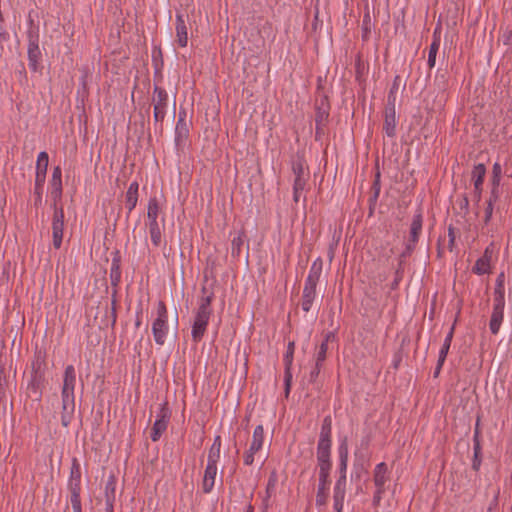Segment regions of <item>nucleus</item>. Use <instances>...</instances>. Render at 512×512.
I'll return each instance as SVG.
<instances>
[{
	"mask_svg": "<svg viewBox=\"0 0 512 512\" xmlns=\"http://www.w3.org/2000/svg\"><path fill=\"white\" fill-rule=\"evenodd\" d=\"M452 338H453V328H451L449 333L446 335V337L443 341L442 347L439 351L438 356L440 358V362H445L447 354H448L450 346H451Z\"/></svg>",
	"mask_w": 512,
	"mask_h": 512,
	"instance_id": "7c9ffc66",
	"label": "nucleus"
},
{
	"mask_svg": "<svg viewBox=\"0 0 512 512\" xmlns=\"http://www.w3.org/2000/svg\"><path fill=\"white\" fill-rule=\"evenodd\" d=\"M264 443V428L262 425H257L253 431L251 450L259 451L262 449Z\"/></svg>",
	"mask_w": 512,
	"mask_h": 512,
	"instance_id": "5701e85b",
	"label": "nucleus"
},
{
	"mask_svg": "<svg viewBox=\"0 0 512 512\" xmlns=\"http://www.w3.org/2000/svg\"><path fill=\"white\" fill-rule=\"evenodd\" d=\"M171 413L169 409L166 407L165 404L160 405L157 413H156V419L154 421V424L152 426L151 431V440L153 442L158 441L162 434L166 431L169 421H170Z\"/></svg>",
	"mask_w": 512,
	"mask_h": 512,
	"instance_id": "0eeeda50",
	"label": "nucleus"
},
{
	"mask_svg": "<svg viewBox=\"0 0 512 512\" xmlns=\"http://www.w3.org/2000/svg\"><path fill=\"white\" fill-rule=\"evenodd\" d=\"M498 297L494 299L493 311L489 323V328L492 334H498L504 318L505 298L498 293Z\"/></svg>",
	"mask_w": 512,
	"mask_h": 512,
	"instance_id": "9d476101",
	"label": "nucleus"
},
{
	"mask_svg": "<svg viewBox=\"0 0 512 512\" xmlns=\"http://www.w3.org/2000/svg\"><path fill=\"white\" fill-rule=\"evenodd\" d=\"M395 111L394 108L390 109V111H386L385 122H384V131L389 137H393L395 135Z\"/></svg>",
	"mask_w": 512,
	"mask_h": 512,
	"instance_id": "393cba45",
	"label": "nucleus"
},
{
	"mask_svg": "<svg viewBox=\"0 0 512 512\" xmlns=\"http://www.w3.org/2000/svg\"><path fill=\"white\" fill-rule=\"evenodd\" d=\"M8 34L5 30L0 31V38L5 40L7 38Z\"/></svg>",
	"mask_w": 512,
	"mask_h": 512,
	"instance_id": "bf43d9fd",
	"label": "nucleus"
},
{
	"mask_svg": "<svg viewBox=\"0 0 512 512\" xmlns=\"http://www.w3.org/2000/svg\"><path fill=\"white\" fill-rule=\"evenodd\" d=\"M217 471V464L207 463L202 481V490L204 493H210L213 490Z\"/></svg>",
	"mask_w": 512,
	"mask_h": 512,
	"instance_id": "2eb2a0df",
	"label": "nucleus"
},
{
	"mask_svg": "<svg viewBox=\"0 0 512 512\" xmlns=\"http://www.w3.org/2000/svg\"><path fill=\"white\" fill-rule=\"evenodd\" d=\"M257 452L258 451L251 450L250 446L249 449L244 454V464L248 466L252 465L254 463V455Z\"/></svg>",
	"mask_w": 512,
	"mask_h": 512,
	"instance_id": "58836bf2",
	"label": "nucleus"
},
{
	"mask_svg": "<svg viewBox=\"0 0 512 512\" xmlns=\"http://www.w3.org/2000/svg\"><path fill=\"white\" fill-rule=\"evenodd\" d=\"M327 485H328V479H325V481L322 482L321 478H319L318 491H317V495H316V505L317 506H323L326 504Z\"/></svg>",
	"mask_w": 512,
	"mask_h": 512,
	"instance_id": "bb28decb",
	"label": "nucleus"
},
{
	"mask_svg": "<svg viewBox=\"0 0 512 512\" xmlns=\"http://www.w3.org/2000/svg\"><path fill=\"white\" fill-rule=\"evenodd\" d=\"M344 507V501L333 500V508L336 512H342Z\"/></svg>",
	"mask_w": 512,
	"mask_h": 512,
	"instance_id": "a18cd8bd",
	"label": "nucleus"
},
{
	"mask_svg": "<svg viewBox=\"0 0 512 512\" xmlns=\"http://www.w3.org/2000/svg\"><path fill=\"white\" fill-rule=\"evenodd\" d=\"M136 326L139 327L140 326V321H137L136 322Z\"/></svg>",
	"mask_w": 512,
	"mask_h": 512,
	"instance_id": "e2e57ef3",
	"label": "nucleus"
},
{
	"mask_svg": "<svg viewBox=\"0 0 512 512\" xmlns=\"http://www.w3.org/2000/svg\"><path fill=\"white\" fill-rule=\"evenodd\" d=\"M321 366H322V365H318V363H316V362H315V367H314V369L310 372V378H311V380H315V379L318 377V375H319V373H320Z\"/></svg>",
	"mask_w": 512,
	"mask_h": 512,
	"instance_id": "c03bdc74",
	"label": "nucleus"
},
{
	"mask_svg": "<svg viewBox=\"0 0 512 512\" xmlns=\"http://www.w3.org/2000/svg\"><path fill=\"white\" fill-rule=\"evenodd\" d=\"M49 157L45 151H42L37 156L36 163V174H35V194L37 195V200L41 202L42 200V190L43 185L45 183L47 167H48Z\"/></svg>",
	"mask_w": 512,
	"mask_h": 512,
	"instance_id": "423d86ee",
	"label": "nucleus"
},
{
	"mask_svg": "<svg viewBox=\"0 0 512 512\" xmlns=\"http://www.w3.org/2000/svg\"><path fill=\"white\" fill-rule=\"evenodd\" d=\"M160 213V207L155 197L150 198L147 205V218H148V229L151 238V242L155 247H160L163 243L162 231L165 225L164 219L159 222L158 217Z\"/></svg>",
	"mask_w": 512,
	"mask_h": 512,
	"instance_id": "20e7f679",
	"label": "nucleus"
},
{
	"mask_svg": "<svg viewBox=\"0 0 512 512\" xmlns=\"http://www.w3.org/2000/svg\"><path fill=\"white\" fill-rule=\"evenodd\" d=\"M331 455V444H324L322 441L317 445V462L329 461Z\"/></svg>",
	"mask_w": 512,
	"mask_h": 512,
	"instance_id": "c85d7f7f",
	"label": "nucleus"
},
{
	"mask_svg": "<svg viewBox=\"0 0 512 512\" xmlns=\"http://www.w3.org/2000/svg\"><path fill=\"white\" fill-rule=\"evenodd\" d=\"M213 294L201 297L191 327V337L195 343L202 340L212 315L211 303Z\"/></svg>",
	"mask_w": 512,
	"mask_h": 512,
	"instance_id": "f03ea898",
	"label": "nucleus"
},
{
	"mask_svg": "<svg viewBox=\"0 0 512 512\" xmlns=\"http://www.w3.org/2000/svg\"><path fill=\"white\" fill-rule=\"evenodd\" d=\"M294 351H295V343L293 341H290L287 344L286 352L283 357L285 371H284V385H285V392L286 394H289L291 383H292V364H293V358H294Z\"/></svg>",
	"mask_w": 512,
	"mask_h": 512,
	"instance_id": "f8f14e48",
	"label": "nucleus"
},
{
	"mask_svg": "<svg viewBox=\"0 0 512 512\" xmlns=\"http://www.w3.org/2000/svg\"><path fill=\"white\" fill-rule=\"evenodd\" d=\"M491 258L492 252L489 250V248H486L483 256L476 261L472 271L477 275H484L490 273Z\"/></svg>",
	"mask_w": 512,
	"mask_h": 512,
	"instance_id": "f3484780",
	"label": "nucleus"
},
{
	"mask_svg": "<svg viewBox=\"0 0 512 512\" xmlns=\"http://www.w3.org/2000/svg\"><path fill=\"white\" fill-rule=\"evenodd\" d=\"M220 452H221V438L220 436H216L214 438V441L210 447L207 463L212 464H218V461L220 459Z\"/></svg>",
	"mask_w": 512,
	"mask_h": 512,
	"instance_id": "b1692460",
	"label": "nucleus"
},
{
	"mask_svg": "<svg viewBox=\"0 0 512 512\" xmlns=\"http://www.w3.org/2000/svg\"><path fill=\"white\" fill-rule=\"evenodd\" d=\"M61 177H62L61 168L57 166V167H55L53 169V173H52V186L57 191L58 194H60L61 190H62Z\"/></svg>",
	"mask_w": 512,
	"mask_h": 512,
	"instance_id": "72a5a7b5",
	"label": "nucleus"
},
{
	"mask_svg": "<svg viewBox=\"0 0 512 512\" xmlns=\"http://www.w3.org/2000/svg\"><path fill=\"white\" fill-rule=\"evenodd\" d=\"M152 103L154 109L153 117L155 122H162L167 114L168 93L166 90L155 86Z\"/></svg>",
	"mask_w": 512,
	"mask_h": 512,
	"instance_id": "6e6552de",
	"label": "nucleus"
},
{
	"mask_svg": "<svg viewBox=\"0 0 512 512\" xmlns=\"http://www.w3.org/2000/svg\"><path fill=\"white\" fill-rule=\"evenodd\" d=\"M317 463L319 468V478H321L322 482H324L325 479H328L330 475V470L332 466L331 460Z\"/></svg>",
	"mask_w": 512,
	"mask_h": 512,
	"instance_id": "f704fd0d",
	"label": "nucleus"
},
{
	"mask_svg": "<svg viewBox=\"0 0 512 512\" xmlns=\"http://www.w3.org/2000/svg\"><path fill=\"white\" fill-rule=\"evenodd\" d=\"M486 174V168L484 164H477L472 171V180L474 188L479 189V186L483 185L484 177Z\"/></svg>",
	"mask_w": 512,
	"mask_h": 512,
	"instance_id": "a878e982",
	"label": "nucleus"
},
{
	"mask_svg": "<svg viewBox=\"0 0 512 512\" xmlns=\"http://www.w3.org/2000/svg\"><path fill=\"white\" fill-rule=\"evenodd\" d=\"M244 234L242 232H238L231 241V254L232 256H239L241 252V248L244 244Z\"/></svg>",
	"mask_w": 512,
	"mask_h": 512,
	"instance_id": "c756f323",
	"label": "nucleus"
},
{
	"mask_svg": "<svg viewBox=\"0 0 512 512\" xmlns=\"http://www.w3.org/2000/svg\"><path fill=\"white\" fill-rule=\"evenodd\" d=\"M354 473L356 474L357 477H359L360 476L359 468L354 467V471L352 472L351 477H354Z\"/></svg>",
	"mask_w": 512,
	"mask_h": 512,
	"instance_id": "13d9d810",
	"label": "nucleus"
},
{
	"mask_svg": "<svg viewBox=\"0 0 512 512\" xmlns=\"http://www.w3.org/2000/svg\"><path fill=\"white\" fill-rule=\"evenodd\" d=\"M449 238H450V244H453L455 236H454L452 228H449Z\"/></svg>",
	"mask_w": 512,
	"mask_h": 512,
	"instance_id": "4d7b16f0",
	"label": "nucleus"
},
{
	"mask_svg": "<svg viewBox=\"0 0 512 512\" xmlns=\"http://www.w3.org/2000/svg\"><path fill=\"white\" fill-rule=\"evenodd\" d=\"M76 370L73 365H67L64 369L63 383L61 389L62 412L61 424L68 427L75 412V386Z\"/></svg>",
	"mask_w": 512,
	"mask_h": 512,
	"instance_id": "f257e3e1",
	"label": "nucleus"
},
{
	"mask_svg": "<svg viewBox=\"0 0 512 512\" xmlns=\"http://www.w3.org/2000/svg\"><path fill=\"white\" fill-rule=\"evenodd\" d=\"M169 333L168 310L162 301H159L156 308V318L152 323V334L155 343L163 346Z\"/></svg>",
	"mask_w": 512,
	"mask_h": 512,
	"instance_id": "39448f33",
	"label": "nucleus"
},
{
	"mask_svg": "<svg viewBox=\"0 0 512 512\" xmlns=\"http://www.w3.org/2000/svg\"><path fill=\"white\" fill-rule=\"evenodd\" d=\"M293 171H294L295 177H297L298 175L304 176L303 167L301 164L294 165Z\"/></svg>",
	"mask_w": 512,
	"mask_h": 512,
	"instance_id": "09e8293b",
	"label": "nucleus"
},
{
	"mask_svg": "<svg viewBox=\"0 0 512 512\" xmlns=\"http://www.w3.org/2000/svg\"><path fill=\"white\" fill-rule=\"evenodd\" d=\"M72 508H73V512H82L81 506H76V507H72Z\"/></svg>",
	"mask_w": 512,
	"mask_h": 512,
	"instance_id": "052dcab7",
	"label": "nucleus"
},
{
	"mask_svg": "<svg viewBox=\"0 0 512 512\" xmlns=\"http://www.w3.org/2000/svg\"><path fill=\"white\" fill-rule=\"evenodd\" d=\"M439 47H440V35L438 33V28H436L433 33V41L430 44L429 53H428L427 63H428V66L430 69H432L435 66L436 56H437Z\"/></svg>",
	"mask_w": 512,
	"mask_h": 512,
	"instance_id": "aec40b11",
	"label": "nucleus"
},
{
	"mask_svg": "<svg viewBox=\"0 0 512 512\" xmlns=\"http://www.w3.org/2000/svg\"><path fill=\"white\" fill-rule=\"evenodd\" d=\"M493 209L494 205L492 203H487L486 209H485V216H484V223L488 224L492 218L493 215Z\"/></svg>",
	"mask_w": 512,
	"mask_h": 512,
	"instance_id": "ea45409f",
	"label": "nucleus"
},
{
	"mask_svg": "<svg viewBox=\"0 0 512 512\" xmlns=\"http://www.w3.org/2000/svg\"><path fill=\"white\" fill-rule=\"evenodd\" d=\"M444 362H440V358L438 357L437 365L434 371V377H437L442 369Z\"/></svg>",
	"mask_w": 512,
	"mask_h": 512,
	"instance_id": "603ef678",
	"label": "nucleus"
},
{
	"mask_svg": "<svg viewBox=\"0 0 512 512\" xmlns=\"http://www.w3.org/2000/svg\"><path fill=\"white\" fill-rule=\"evenodd\" d=\"M479 437H480V432H479V420H478L475 425V431H474V435H473V443L480 442Z\"/></svg>",
	"mask_w": 512,
	"mask_h": 512,
	"instance_id": "de8ad7c7",
	"label": "nucleus"
},
{
	"mask_svg": "<svg viewBox=\"0 0 512 512\" xmlns=\"http://www.w3.org/2000/svg\"><path fill=\"white\" fill-rule=\"evenodd\" d=\"M474 456L477 459L481 454V445L480 442L473 444Z\"/></svg>",
	"mask_w": 512,
	"mask_h": 512,
	"instance_id": "8fccbe9b",
	"label": "nucleus"
},
{
	"mask_svg": "<svg viewBox=\"0 0 512 512\" xmlns=\"http://www.w3.org/2000/svg\"><path fill=\"white\" fill-rule=\"evenodd\" d=\"M348 461L339 460V478L337 480H342L346 482V472H347Z\"/></svg>",
	"mask_w": 512,
	"mask_h": 512,
	"instance_id": "4c0bfd02",
	"label": "nucleus"
},
{
	"mask_svg": "<svg viewBox=\"0 0 512 512\" xmlns=\"http://www.w3.org/2000/svg\"><path fill=\"white\" fill-rule=\"evenodd\" d=\"M346 495V482L337 480L333 488V500L344 501Z\"/></svg>",
	"mask_w": 512,
	"mask_h": 512,
	"instance_id": "2f4dec72",
	"label": "nucleus"
},
{
	"mask_svg": "<svg viewBox=\"0 0 512 512\" xmlns=\"http://www.w3.org/2000/svg\"><path fill=\"white\" fill-rule=\"evenodd\" d=\"M64 231V211L62 207L54 205V214L52 219V238L53 246L59 249L63 241Z\"/></svg>",
	"mask_w": 512,
	"mask_h": 512,
	"instance_id": "1a4fd4ad",
	"label": "nucleus"
},
{
	"mask_svg": "<svg viewBox=\"0 0 512 512\" xmlns=\"http://www.w3.org/2000/svg\"><path fill=\"white\" fill-rule=\"evenodd\" d=\"M503 43L507 46L512 44V33L509 32L503 36Z\"/></svg>",
	"mask_w": 512,
	"mask_h": 512,
	"instance_id": "3c124183",
	"label": "nucleus"
},
{
	"mask_svg": "<svg viewBox=\"0 0 512 512\" xmlns=\"http://www.w3.org/2000/svg\"><path fill=\"white\" fill-rule=\"evenodd\" d=\"M422 222H423V219H422L421 213H417L413 216L411 227H410L409 242L406 247V249L408 251H411L412 249H414V247L418 241L419 234L422 230Z\"/></svg>",
	"mask_w": 512,
	"mask_h": 512,
	"instance_id": "4468645a",
	"label": "nucleus"
},
{
	"mask_svg": "<svg viewBox=\"0 0 512 512\" xmlns=\"http://www.w3.org/2000/svg\"><path fill=\"white\" fill-rule=\"evenodd\" d=\"M384 491H385L384 489L376 488V491L373 495V500H372V503L374 506H378L380 504Z\"/></svg>",
	"mask_w": 512,
	"mask_h": 512,
	"instance_id": "a19ab883",
	"label": "nucleus"
},
{
	"mask_svg": "<svg viewBox=\"0 0 512 512\" xmlns=\"http://www.w3.org/2000/svg\"><path fill=\"white\" fill-rule=\"evenodd\" d=\"M334 338H335L334 332H328L325 335V338L322 341V343L320 344V346L316 352V355H315V362L318 363V365H322L323 362L325 361L326 355H327V350H328V342Z\"/></svg>",
	"mask_w": 512,
	"mask_h": 512,
	"instance_id": "4be33fe9",
	"label": "nucleus"
},
{
	"mask_svg": "<svg viewBox=\"0 0 512 512\" xmlns=\"http://www.w3.org/2000/svg\"><path fill=\"white\" fill-rule=\"evenodd\" d=\"M388 474L389 470L386 463L381 462L375 466L373 481L376 488L385 490V484L389 480Z\"/></svg>",
	"mask_w": 512,
	"mask_h": 512,
	"instance_id": "dca6fc26",
	"label": "nucleus"
},
{
	"mask_svg": "<svg viewBox=\"0 0 512 512\" xmlns=\"http://www.w3.org/2000/svg\"><path fill=\"white\" fill-rule=\"evenodd\" d=\"M189 136V124L182 123V120L177 121L175 127V144L176 146H182L185 144Z\"/></svg>",
	"mask_w": 512,
	"mask_h": 512,
	"instance_id": "412c9836",
	"label": "nucleus"
},
{
	"mask_svg": "<svg viewBox=\"0 0 512 512\" xmlns=\"http://www.w3.org/2000/svg\"><path fill=\"white\" fill-rule=\"evenodd\" d=\"M502 174V168L499 162H495L492 168V175L493 176H501Z\"/></svg>",
	"mask_w": 512,
	"mask_h": 512,
	"instance_id": "37998d69",
	"label": "nucleus"
},
{
	"mask_svg": "<svg viewBox=\"0 0 512 512\" xmlns=\"http://www.w3.org/2000/svg\"><path fill=\"white\" fill-rule=\"evenodd\" d=\"M138 189L139 185L136 181L132 182L126 192V208L128 209V213H131L132 210L136 207L138 202Z\"/></svg>",
	"mask_w": 512,
	"mask_h": 512,
	"instance_id": "6ab92c4d",
	"label": "nucleus"
},
{
	"mask_svg": "<svg viewBox=\"0 0 512 512\" xmlns=\"http://www.w3.org/2000/svg\"><path fill=\"white\" fill-rule=\"evenodd\" d=\"M322 273V261L317 258L311 265L305 280L301 307L304 312H309L316 298V287Z\"/></svg>",
	"mask_w": 512,
	"mask_h": 512,
	"instance_id": "7ed1b4c3",
	"label": "nucleus"
},
{
	"mask_svg": "<svg viewBox=\"0 0 512 512\" xmlns=\"http://www.w3.org/2000/svg\"><path fill=\"white\" fill-rule=\"evenodd\" d=\"M306 185V178L305 176L298 175L295 177L294 184H293V199L295 202L299 201L300 194L303 192Z\"/></svg>",
	"mask_w": 512,
	"mask_h": 512,
	"instance_id": "cd10ccee",
	"label": "nucleus"
},
{
	"mask_svg": "<svg viewBox=\"0 0 512 512\" xmlns=\"http://www.w3.org/2000/svg\"><path fill=\"white\" fill-rule=\"evenodd\" d=\"M331 444V426L330 420L326 418L322 426L318 443Z\"/></svg>",
	"mask_w": 512,
	"mask_h": 512,
	"instance_id": "473e14b6",
	"label": "nucleus"
},
{
	"mask_svg": "<svg viewBox=\"0 0 512 512\" xmlns=\"http://www.w3.org/2000/svg\"><path fill=\"white\" fill-rule=\"evenodd\" d=\"M28 38V65L32 71L36 72L38 70L39 61L42 55L39 47V39L38 35L33 34L32 32L29 33Z\"/></svg>",
	"mask_w": 512,
	"mask_h": 512,
	"instance_id": "9b49d317",
	"label": "nucleus"
},
{
	"mask_svg": "<svg viewBox=\"0 0 512 512\" xmlns=\"http://www.w3.org/2000/svg\"><path fill=\"white\" fill-rule=\"evenodd\" d=\"M480 464H481L480 456H479L477 459L474 457V460H473V468H474L475 470H478V469H479V467H480Z\"/></svg>",
	"mask_w": 512,
	"mask_h": 512,
	"instance_id": "6e6d98bb",
	"label": "nucleus"
},
{
	"mask_svg": "<svg viewBox=\"0 0 512 512\" xmlns=\"http://www.w3.org/2000/svg\"><path fill=\"white\" fill-rule=\"evenodd\" d=\"M499 292L501 293V296L504 297V273H500V275L497 277L494 299L498 297Z\"/></svg>",
	"mask_w": 512,
	"mask_h": 512,
	"instance_id": "c9c22d12",
	"label": "nucleus"
},
{
	"mask_svg": "<svg viewBox=\"0 0 512 512\" xmlns=\"http://www.w3.org/2000/svg\"><path fill=\"white\" fill-rule=\"evenodd\" d=\"M80 472L78 468H72L69 480L70 502L72 507L81 506L80 500Z\"/></svg>",
	"mask_w": 512,
	"mask_h": 512,
	"instance_id": "ddd939ff",
	"label": "nucleus"
},
{
	"mask_svg": "<svg viewBox=\"0 0 512 512\" xmlns=\"http://www.w3.org/2000/svg\"><path fill=\"white\" fill-rule=\"evenodd\" d=\"M175 21L177 42L181 47H185L188 42V32L183 15L177 14Z\"/></svg>",
	"mask_w": 512,
	"mask_h": 512,
	"instance_id": "a211bd4d",
	"label": "nucleus"
},
{
	"mask_svg": "<svg viewBox=\"0 0 512 512\" xmlns=\"http://www.w3.org/2000/svg\"><path fill=\"white\" fill-rule=\"evenodd\" d=\"M186 111L185 110H180L179 111V114H178V120L177 121H180L182 120V123H187L186 121Z\"/></svg>",
	"mask_w": 512,
	"mask_h": 512,
	"instance_id": "5fc2aeb1",
	"label": "nucleus"
},
{
	"mask_svg": "<svg viewBox=\"0 0 512 512\" xmlns=\"http://www.w3.org/2000/svg\"><path fill=\"white\" fill-rule=\"evenodd\" d=\"M348 453L347 443L343 441L338 447L339 460L348 461Z\"/></svg>",
	"mask_w": 512,
	"mask_h": 512,
	"instance_id": "e433bc0d",
	"label": "nucleus"
},
{
	"mask_svg": "<svg viewBox=\"0 0 512 512\" xmlns=\"http://www.w3.org/2000/svg\"><path fill=\"white\" fill-rule=\"evenodd\" d=\"M481 194H482V186H479V189L474 188V195L477 202L481 200Z\"/></svg>",
	"mask_w": 512,
	"mask_h": 512,
	"instance_id": "864d4df0",
	"label": "nucleus"
},
{
	"mask_svg": "<svg viewBox=\"0 0 512 512\" xmlns=\"http://www.w3.org/2000/svg\"><path fill=\"white\" fill-rule=\"evenodd\" d=\"M500 181H501V176L496 177V176L492 175V177H491L492 188L499 189Z\"/></svg>",
	"mask_w": 512,
	"mask_h": 512,
	"instance_id": "49530a36",
	"label": "nucleus"
},
{
	"mask_svg": "<svg viewBox=\"0 0 512 512\" xmlns=\"http://www.w3.org/2000/svg\"><path fill=\"white\" fill-rule=\"evenodd\" d=\"M498 198H499V189L491 188L490 197H489V200L487 201V203H492L494 205L495 202H497Z\"/></svg>",
	"mask_w": 512,
	"mask_h": 512,
	"instance_id": "79ce46f5",
	"label": "nucleus"
},
{
	"mask_svg": "<svg viewBox=\"0 0 512 512\" xmlns=\"http://www.w3.org/2000/svg\"><path fill=\"white\" fill-rule=\"evenodd\" d=\"M363 21H364V22H369V21H370V15H369V13H366V14L364 15V20H363Z\"/></svg>",
	"mask_w": 512,
	"mask_h": 512,
	"instance_id": "680f3d73",
	"label": "nucleus"
}]
</instances>
